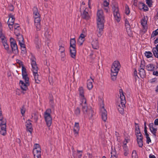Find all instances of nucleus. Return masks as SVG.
Listing matches in <instances>:
<instances>
[{"label":"nucleus","instance_id":"f257e3e1","mask_svg":"<svg viewBox=\"0 0 158 158\" xmlns=\"http://www.w3.org/2000/svg\"><path fill=\"white\" fill-rule=\"evenodd\" d=\"M31 60V64L32 67V70L35 81L36 83L39 84L40 82V78L39 74L38 73V67L35 60L32 59Z\"/></svg>","mask_w":158,"mask_h":158},{"label":"nucleus","instance_id":"f03ea898","mask_svg":"<svg viewBox=\"0 0 158 158\" xmlns=\"http://www.w3.org/2000/svg\"><path fill=\"white\" fill-rule=\"evenodd\" d=\"M82 110L85 114H87L88 115L89 119H92L94 114V112L90 106L88 107L86 103L82 104Z\"/></svg>","mask_w":158,"mask_h":158},{"label":"nucleus","instance_id":"7ed1b4c3","mask_svg":"<svg viewBox=\"0 0 158 158\" xmlns=\"http://www.w3.org/2000/svg\"><path fill=\"white\" fill-rule=\"evenodd\" d=\"M76 41L75 38L71 39L70 41V52L71 57L75 59L76 55Z\"/></svg>","mask_w":158,"mask_h":158},{"label":"nucleus","instance_id":"20e7f679","mask_svg":"<svg viewBox=\"0 0 158 158\" xmlns=\"http://www.w3.org/2000/svg\"><path fill=\"white\" fill-rule=\"evenodd\" d=\"M123 96L120 95V98L121 99V105H119L117 107V109L120 113L122 114L124 113V107H125L126 101L125 100V96L123 94Z\"/></svg>","mask_w":158,"mask_h":158},{"label":"nucleus","instance_id":"39448f33","mask_svg":"<svg viewBox=\"0 0 158 158\" xmlns=\"http://www.w3.org/2000/svg\"><path fill=\"white\" fill-rule=\"evenodd\" d=\"M97 23L104 24L105 22L104 17L102 10H98L97 12Z\"/></svg>","mask_w":158,"mask_h":158},{"label":"nucleus","instance_id":"423d86ee","mask_svg":"<svg viewBox=\"0 0 158 158\" xmlns=\"http://www.w3.org/2000/svg\"><path fill=\"white\" fill-rule=\"evenodd\" d=\"M10 46L13 53L16 54H18L19 52V50L15 41L14 39L10 38Z\"/></svg>","mask_w":158,"mask_h":158},{"label":"nucleus","instance_id":"0eeeda50","mask_svg":"<svg viewBox=\"0 0 158 158\" xmlns=\"http://www.w3.org/2000/svg\"><path fill=\"white\" fill-rule=\"evenodd\" d=\"M113 14L115 19L117 22H119L120 20V15L119 12L118 7L116 6H114L112 7Z\"/></svg>","mask_w":158,"mask_h":158},{"label":"nucleus","instance_id":"6e6552de","mask_svg":"<svg viewBox=\"0 0 158 158\" xmlns=\"http://www.w3.org/2000/svg\"><path fill=\"white\" fill-rule=\"evenodd\" d=\"M79 95L81 96V105L83 104V103H86V100L84 97V90L83 88L82 87H80L79 89Z\"/></svg>","mask_w":158,"mask_h":158},{"label":"nucleus","instance_id":"1a4fd4ad","mask_svg":"<svg viewBox=\"0 0 158 158\" xmlns=\"http://www.w3.org/2000/svg\"><path fill=\"white\" fill-rule=\"evenodd\" d=\"M97 27L98 28L97 30V33L98 37H100L102 35L103 29L104 28V24L97 23Z\"/></svg>","mask_w":158,"mask_h":158},{"label":"nucleus","instance_id":"9d476101","mask_svg":"<svg viewBox=\"0 0 158 158\" xmlns=\"http://www.w3.org/2000/svg\"><path fill=\"white\" fill-rule=\"evenodd\" d=\"M44 118L47 126L48 127H49V110L48 109H47L44 112Z\"/></svg>","mask_w":158,"mask_h":158},{"label":"nucleus","instance_id":"9b49d317","mask_svg":"<svg viewBox=\"0 0 158 158\" xmlns=\"http://www.w3.org/2000/svg\"><path fill=\"white\" fill-rule=\"evenodd\" d=\"M101 113L102 120L104 122H106L107 119V112L103 106L101 109Z\"/></svg>","mask_w":158,"mask_h":158},{"label":"nucleus","instance_id":"f8f14e48","mask_svg":"<svg viewBox=\"0 0 158 158\" xmlns=\"http://www.w3.org/2000/svg\"><path fill=\"white\" fill-rule=\"evenodd\" d=\"M120 67L121 65L119 62L118 61H115L112 65L111 69H112L113 71H114V70H115L119 71Z\"/></svg>","mask_w":158,"mask_h":158},{"label":"nucleus","instance_id":"ddd939ff","mask_svg":"<svg viewBox=\"0 0 158 158\" xmlns=\"http://www.w3.org/2000/svg\"><path fill=\"white\" fill-rule=\"evenodd\" d=\"M143 66L144 65H143L142 66V62H141V64L139 66L140 68L139 69V74L140 77L143 78L145 77L146 76L145 71L143 68Z\"/></svg>","mask_w":158,"mask_h":158},{"label":"nucleus","instance_id":"4468645a","mask_svg":"<svg viewBox=\"0 0 158 158\" xmlns=\"http://www.w3.org/2000/svg\"><path fill=\"white\" fill-rule=\"evenodd\" d=\"M59 51L60 52V56L61 58V60L62 61L64 60V57L65 56V48L62 45L59 46Z\"/></svg>","mask_w":158,"mask_h":158},{"label":"nucleus","instance_id":"2eb2a0df","mask_svg":"<svg viewBox=\"0 0 158 158\" xmlns=\"http://www.w3.org/2000/svg\"><path fill=\"white\" fill-rule=\"evenodd\" d=\"M41 148L33 149V152L35 158H41Z\"/></svg>","mask_w":158,"mask_h":158},{"label":"nucleus","instance_id":"dca6fc26","mask_svg":"<svg viewBox=\"0 0 158 158\" xmlns=\"http://www.w3.org/2000/svg\"><path fill=\"white\" fill-rule=\"evenodd\" d=\"M35 24L37 30H39L41 28L40 19V17H34Z\"/></svg>","mask_w":158,"mask_h":158},{"label":"nucleus","instance_id":"f3484780","mask_svg":"<svg viewBox=\"0 0 158 158\" xmlns=\"http://www.w3.org/2000/svg\"><path fill=\"white\" fill-rule=\"evenodd\" d=\"M26 127L27 131H29L31 134L33 130L32 128V125L31 123V121L30 120H28L26 122Z\"/></svg>","mask_w":158,"mask_h":158},{"label":"nucleus","instance_id":"a211bd4d","mask_svg":"<svg viewBox=\"0 0 158 158\" xmlns=\"http://www.w3.org/2000/svg\"><path fill=\"white\" fill-rule=\"evenodd\" d=\"M154 125L153 123H150L149 124V129L151 132L153 134L154 136L156 137V133L157 130V128H155L154 127Z\"/></svg>","mask_w":158,"mask_h":158},{"label":"nucleus","instance_id":"6ab92c4d","mask_svg":"<svg viewBox=\"0 0 158 158\" xmlns=\"http://www.w3.org/2000/svg\"><path fill=\"white\" fill-rule=\"evenodd\" d=\"M154 125L153 123H150L149 124V129L151 132L153 134L154 136L156 137V133L157 130V128H155L154 127Z\"/></svg>","mask_w":158,"mask_h":158},{"label":"nucleus","instance_id":"aec40b11","mask_svg":"<svg viewBox=\"0 0 158 158\" xmlns=\"http://www.w3.org/2000/svg\"><path fill=\"white\" fill-rule=\"evenodd\" d=\"M0 38L2 40V42L5 49L7 50H8L9 49V46L7 43V40L5 36L3 37H0Z\"/></svg>","mask_w":158,"mask_h":158},{"label":"nucleus","instance_id":"412c9836","mask_svg":"<svg viewBox=\"0 0 158 158\" xmlns=\"http://www.w3.org/2000/svg\"><path fill=\"white\" fill-rule=\"evenodd\" d=\"M80 130V127L78 123L75 122L73 128V132L75 136H77Z\"/></svg>","mask_w":158,"mask_h":158},{"label":"nucleus","instance_id":"4be33fe9","mask_svg":"<svg viewBox=\"0 0 158 158\" xmlns=\"http://www.w3.org/2000/svg\"><path fill=\"white\" fill-rule=\"evenodd\" d=\"M19 84L22 90L23 91H26L27 89V86L29 85H28L26 83H25L24 82L20 80L19 82Z\"/></svg>","mask_w":158,"mask_h":158},{"label":"nucleus","instance_id":"5701e85b","mask_svg":"<svg viewBox=\"0 0 158 158\" xmlns=\"http://www.w3.org/2000/svg\"><path fill=\"white\" fill-rule=\"evenodd\" d=\"M9 16V18L7 22V24L8 25H13L15 20V18L11 14H10Z\"/></svg>","mask_w":158,"mask_h":158},{"label":"nucleus","instance_id":"b1692460","mask_svg":"<svg viewBox=\"0 0 158 158\" xmlns=\"http://www.w3.org/2000/svg\"><path fill=\"white\" fill-rule=\"evenodd\" d=\"M91 45L93 48L95 49L99 48V44L98 40L97 39L93 40L92 42Z\"/></svg>","mask_w":158,"mask_h":158},{"label":"nucleus","instance_id":"393cba45","mask_svg":"<svg viewBox=\"0 0 158 158\" xmlns=\"http://www.w3.org/2000/svg\"><path fill=\"white\" fill-rule=\"evenodd\" d=\"M139 8L140 10L143 9L144 11H148V8L147 6L144 3L140 2L139 5Z\"/></svg>","mask_w":158,"mask_h":158},{"label":"nucleus","instance_id":"a878e982","mask_svg":"<svg viewBox=\"0 0 158 158\" xmlns=\"http://www.w3.org/2000/svg\"><path fill=\"white\" fill-rule=\"evenodd\" d=\"M146 69L148 71H155V65L153 64H150L147 65L146 66Z\"/></svg>","mask_w":158,"mask_h":158},{"label":"nucleus","instance_id":"bb28decb","mask_svg":"<svg viewBox=\"0 0 158 158\" xmlns=\"http://www.w3.org/2000/svg\"><path fill=\"white\" fill-rule=\"evenodd\" d=\"M0 133L3 135H5L6 133V126H0Z\"/></svg>","mask_w":158,"mask_h":158},{"label":"nucleus","instance_id":"cd10ccee","mask_svg":"<svg viewBox=\"0 0 158 158\" xmlns=\"http://www.w3.org/2000/svg\"><path fill=\"white\" fill-rule=\"evenodd\" d=\"M92 80L89 79L87 81V87L89 90L92 89L93 87V82H94V80L90 77Z\"/></svg>","mask_w":158,"mask_h":158},{"label":"nucleus","instance_id":"c85d7f7f","mask_svg":"<svg viewBox=\"0 0 158 158\" xmlns=\"http://www.w3.org/2000/svg\"><path fill=\"white\" fill-rule=\"evenodd\" d=\"M86 9V8L83 11V13L81 14V16L83 19L87 20L89 19V16L88 12L85 10Z\"/></svg>","mask_w":158,"mask_h":158},{"label":"nucleus","instance_id":"c756f323","mask_svg":"<svg viewBox=\"0 0 158 158\" xmlns=\"http://www.w3.org/2000/svg\"><path fill=\"white\" fill-rule=\"evenodd\" d=\"M33 10V14L34 15V17H40V15L38 12V9L36 7H34Z\"/></svg>","mask_w":158,"mask_h":158},{"label":"nucleus","instance_id":"7c9ffc66","mask_svg":"<svg viewBox=\"0 0 158 158\" xmlns=\"http://www.w3.org/2000/svg\"><path fill=\"white\" fill-rule=\"evenodd\" d=\"M23 78L24 80L25 83L28 85H29V78L28 77L27 74L22 75Z\"/></svg>","mask_w":158,"mask_h":158},{"label":"nucleus","instance_id":"2f4dec72","mask_svg":"<svg viewBox=\"0 0 158 158\" xmlns=\"http://www.w3.org/2000/svg\"><path fill=\"white\" fill-rule=\"evenodd\" d=\"M19 65L22 66V75L27 74L26 69L23 64L22 62H20V63H19Z\"/></svg>","mask_w":158,"mask_h":158},{"label":"nucleus","instance_id":"473e14b6","mask_svg":"<svg viewBox=\"0 0 158 158\" xmlns=\"http://www.w3.org/2000/svg\"><path fill=\"white\" fill-rule=\"evenodd\" d=\"M155 71H153V74L154 75L158 76V63H156V65H155Z\"/></svg>","mask_w":158,"mask_h":158},{"label":"nucleus","instance_id":"72a5a7b5","mask_svg":"<svg viewBox=\"0 0 158 158\" xmlns=\"http://www.w3.org/2000/svg\"><path fill=\"white\" fill-rule=\"evenodd\" d=\"M147 20L145 19V18L143 19L141 21V24L142 26L144 28H145V27H146V25L147 24Z\"/></svg>","mask_w":158,"mask_h":158},{"label":"nucleus","instance_id":"f704fd0d","mask_svg":"<svg viewBox=\"0 0 158 158\" xmlns=\"http://www.w3.org/2000/svg\"><path fill=\"white\" fill-rule=\"evenodd\" d=\"M51 103V109H50V113H51L52 110L53 111L54 110V102L53 99H50V103Z\"/></svg>","mask_w":158,"mask_h":158},{"label":"nucleus","instance_id":"c9c22d12","mask_svg":"<svg viewBox=\"0 0 158 158\" xmlns=\"http://www.w3.org/2000/svg\"><path fill=\"white\" fill-rule=\"evenodd\" d=\"M17 39L18 40L19 43L21 42H23L24 38L22 35L19 34L18 35H17Z\"/></svg>","mask_w":158,"mask_h":158},{"label":"nucleus","instance_id":"e433bc0d","mask_svg":"<svg viewBox=\"0 0 158 158\" xmlns=\"http://www.w3.org/2000/svg\"><path fill=\"white\" fill-rule=\"evenodd\" d=\"M144 54L147 58L152 57L153 55L151 52L150 51L145 52Z\"/></svg>","mask_w":158,"mask_h":158},{"label":"nucleus","instance_id":"4c0bfd02","mask_svg":"<svg viewBox=\"0 0 158 158\" xmlns=\"http://www.w3.org/2000/svg\"><path fill=\"white\" fill-rule=\"evenodd\" d=\"M143 139H142V138H140L139 139H137L138 146L140 148H142L143 146Z\"/></svg>","mask_w":158,"mask_h":158},{"label":"nucleus","instance_id":"58836bf2","mask_svg":"<svg viewBox=\"0 0 158 158\" xmlns=\"http://www.w3.org/2000/svg\"><path fill=\"white\" fill-rule=\"evenodd\" d=\"M124 149V155L125 156H127L129 152V150L127 147H124L123 148Z\"/></svg>","mask_w":158,"mask_h":158},{"label":"nucleus","instance_id":"ea45409f","mask_svg":"<svg viewBox=\"0 0 158 158\" xmlns=\"http://www.w3.org/2000/svg\"><path fill=\"white\" fill-rule=\"evenodd\" d=\"M114 71H113L112 70V69H111V75H112L114 76L117 77L119 71H117V70H115V71H114Z\"/></svg>","mask_w":158,"mask_h":158},{"label":"nucleus","instance_id":"a19ab883","mask_svg":"<svg viewBox=\"0 0 158 158\" xmlns=\"http://www.w3.org/2000/svg\"><path fill=\"white\" fill-rule=\"evenodd\" d=\"M84 41V39L79 37L77 41V43L79 45L81 46L82 45Z\"/></svg>","mask_w":158,"mask_h":158},{"label":"nucleus","instance_id":"79ce46f5","mask_svg":"<svg viewBox=\"0 0 158 158\" xmlns=\"http://www.w3.org/2000/svg\"><path fill=\"white\" fill-rule=\"evenodd\" d=\"M74 113L77 116H78L80 115V110L78 107H77L75 110Z\"/></svg>","mask_w":158,"mask_h":158},{"label":"nucleus","instance_id":"37998d69","mask_svg":"<svg viewBox=\"0 0 158 158\" xmlns=\"http://www.w3.org/2000/svg\"><path fill=\"white\" fill-rule=\"evenodd\" d=\"M135 134H139L140 133V131L139 126H136L135 128Z\"/></svg>","mask_w":158,"mask_h":158},{"label":"nucleus","instance_id":"c03bdc74","mask_svg":"<svg viewBox=\"0 0 158 158\" xmlns=\"http://www.w3.org/2000/svg\"><path fill=\"white\" fill-rule=\"evenodd\" d=\"M2 26L1 22H0V38L5 36V35L2 33Z\"/></svg>","mask_w":158,"mask_h":158},{"label":"nucleus","instance_id":"a18cd8bd","mask_svg":"<svg viewBox=\"0 0 158 158\" xmlns=\"http://www.w3.org/2000/svg\"><path fill=\"white\" fill-rule=\"evenodd\" d=\"M125 25L126 28H130L131 26L127 19H125Z\"/></svg>","mask_w":158,"mask_h":158},{"label":"nucleus","instance_id":"49530a36","mask_svg":"<svg viewBox=\"0 0 158 158\" xmlns=\"http://www.w3.org/2000/svg\"><path fill=\"white\" fill-rule=\"evenodd\" d=\"M130 13V10L128 6L126 5L125 6V13L127 15H128Z\"/></svg>","mask_w":158,"mask_h":158},{"label":"nucleus","instance_id":"de8ad7c7","mask_svg":"<svg viewBox=\"0 0 158 158\" xmlns=\"http://www.w3.org/2000/svg\"><path fill=\"white\" fill-rule=\"evenodd\" d=\"M132 158H137V154L135 150H133L132 154Z\"/></svg>","mask_w":158,"mask_h":158},{"label":"nucleus","instance_id":"09e8293b","mask_svg":"<svg viewBox=\"0 0 158 158\" xmlns=\"http://www.w3.org/2000/svg\"><path fill=\"white\" fill-rule=\"evenodd\" d=\"M146 3L150 7L152 5V0H146Z\"/></svg>","mask_w":158,"mask_h":158},{"label":"nucleus","instance_id":"8fccbe9b","mask_svg":"<svg viewBox=\"0 0 158 158\" xmlns=\"http://www.w3.org/2000/svg\"><path fill=\"white\" fill-rule=\"evenodd\" d=\"M136 135V137L137 139H139L140 138H142V139H143V136L140 132V133H139V134H135Z\"/></svg>","mask_w":158,"mask_h":158},{"label":"nucleus","instance_id":"3c124183","mask_svg":"<svg viewBox=\"0 0 158 158\" xmlns=\"http://www.w3.org/2000/svg\"><path fill=\"white\" fill-rule=\"evenodd\" d=\"M158 34V32H157V31L156 30L155 31H154L152 35H151V37H153L156 35H157Z\"/></svg>","mask_w":158,"mask_h":158},{"label":"nucleus","instance_id":"603ef678","mask_svg":"<svg viewBox=\"0 0 158 158\" xmlns=\"http://www.w3.org/2000/svg\"><path fill=\"white\" fill-rule=\"evenodd\" d=\"M111 156L110 158H117V156L116 155V153L115 152L112 153L111 152Z\"/></svg>","mask_w":158,"mask_h":158},{"label":"nucleus","instance_id":"864d4df0","mask_svg":"<svg viewBox=\"0 0 158 158\" xmlns=\"http://www.w3.org/2000/svg\"><path fill=\"white\" fill-rule=\"evenodd\" d=\"M103 6L107 7L109 5V3L106 0H104L103 2Z\"/></svg>","mask_w":158,"mask_h":158},{"label":"nucleus","instance_id":"5fc2aeb1","mask_svg":"<svg viewBox=\"0 0 158 158\" xmlns=\"http://www.w3.org/2000/svg\"><path fill=\"white\" fill-rule=\"evenodd\" d=\"M154 56L156 58H158V50H156L155 52H152Z\"/></svg>","mask_w":158,"mask_h":158},{"label":"nucleus","instance_id":"6e6d98bb","mask_svg":"<svg viewBox=\"0 0 158 158\" xmlns=\"http://www.w3.org/2000/svg\"><path fill=\"white\" fill-rule=\"evenodd\" d=\"M8 9L12 11L14 9V7L12 5L10 4L9 6Z\"/></svg>","mask_w":158,"mask_h":158},{"label":"nucleus","instance_id":"4d7b16f0","mask_svg":"<svg viewBox=\"0 0 158 158\" xmlns=\"http://www.w3.org/2000/svg\"><path fill=\"white\" fill-rule=\"evenodd\" d=\"M19 44L20 45L21 48V49H22L23 48H25V45L24 44V42L19 43Z\"/></svg>","mask_w":158,"mask_h":158},{"label":"nucleus","instance_id":"13d9d810","mask_svg":"<svg viewBox=\"0 0 158 158\" xmlns=\"http://www.w3.org/2000/svg\"><path fill=\"white\" fill-rule=\"evenodd\" d=\"M6 120H5V121L2 120V121H1V123L0 124V126H6Z\"/></svg>","mask_w":158,"mask_h":158},{"label":"nucleus","instance_id":"bf43d9fd","mask_svg":"<svg viewBox=\"0 0 158 158\" xmlns=\"http://www.w3.org/2000/svg\"><path fill=\"white\" fill-rule=\"evenodd\" d=\"M21 112L22 115H23L25 113V110L24 109V107H22V108L21 109Z\"/></svg>","mask_w":158,"mask_h":158},{"label":"nucleus","instance_id":"052dcab7","mask_svg":"<svg viewBox=\"0 0 158 158\" xmlns=\"http://www.w3.org/2000/svg\"><path fill=\"white\" fill-rule=\"evenodd\" d=\"M158 50V44H157L155 47H154L152 49V52H155L156 50Z\"/></svg>","mask_w":158,"mask_h":158},{"label":"nucleus","instance_id":"680f3d73","mask_svg":"<svg viewBox=\"0 0 158 158\" xmlns=\"http://www.w3.org/2000/svg\"><path fill=\"white\" fill-rule=\"evenodd\" d=\"M146 138V143L147 144H149V143L151 142V140L149 137Z\"/></svg>","mask_w":158,"mask_h":158},{"label":"nucleus","instance_id":"e2e57ef3","mask_svg":"<svg viewBox=\"0 0 158 158\" xmlns=\"http://www.w3.org/2000/svg\"><path fill=\"white\" fill-rule=\"evenodd\" d=\"M38 148H40V146L39 144H35L34 146V148L33 149H38Z\"/></svg>","mask_w":158,"mask_h":158},{"label":"nucleus","instance_id":"0e129e2a","mask_svg":"<svg viewBox=\"0 0 158 158\" xmlns=\"http://www.w3.org/2000/svg\"><path fill=\"white\" fill-rule=\"evenodd\" d=\"M22 49V52L23 54H25L27 52V51L26 50V48H23L22 49Z\"/></svg>","mask_w":158,"mask_h":158},{"label":"nucleus","instance_id":"69168bd1","mask_svg":"<svg viewBox=\"0 0 158 158\" xmlns=\"http://www.w3.org/2000/svg\"><path fill=\"white\" fill-rule=\"evenodd\" d=\"M85 36L86 35H85V34L82 33L80 35L79 37L81 38V39H84V38Z\"/></svg>","mask_w":158,"mask_h":158},{"label":"nucleus","instance_id":"338daca9","mask_svg":"<svg viewBox=\"0 0 158 158\" xmlns=\"http://www.w3.org/2000/svg\"><path fill=\"white\" fill-rule=\"evenodd\" d=\"M111 79L113 81H115L116 80V78H117V77L114 76L112 75H111Z\"/></svg>","mask_w":158,"mask_h":158},{"label":"nucleus","instance_id":"774afa93","mask_svg":"<svg viewBox=\"0 0 158 158\" xmlns=\"http://www.w3.org/2000/svg\"><path fill=\"white\" fill-rule=\"evenodd\" d=\"M154 124L155 125H158V118L156 119L155 120Z\"/></svg>","mask_w":158,"mask_h":158}]
</instances>
